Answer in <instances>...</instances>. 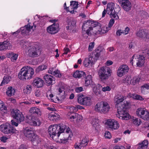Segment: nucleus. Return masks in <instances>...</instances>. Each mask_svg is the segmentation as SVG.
Segmentation results:
<instances>
[{"label":"nucleus","mask_w":149,"mask_h":149,"mask_svg":"<svg viewBox=\"0 0 149 149\" xmlns=\"http://www.w3.org/2000/svg\"><path fill=\"white\" fill-rule=\"evenodd\" d=\"M124 100V99L123 96L116 95L115 97L114 101L117 107V111L118 113L117 116V117L120 119L127 120L130 117L129 114L126 111L127 106L125 103L119 104L122 102Z\"/></svg>","instance_id":"f257e3e1"},{"label":"nucleus","mask_w":149,"mask_h":149,"mask_svg":"<svg viewBox=\"0 0 149 149\" xmlns=\"http://www.w3.org/2000/svg\"><path fill=\"white\" fill-rule=\"evenodd\" d=\"M66 128L65 125L63 124L51 125L49 127L48 132L51 137L56 140L59 137L60 134L64 132Z\"/></svg>","instance_id":"f03ea898"},{"label":"nucleus","mask_w":149,"mask_h":149,"mask_svg":"<svg viewBox=\"0 0 149 149\" xmlns=\"http://www.w3.org/2000/svg\"><path fill=\"white\" fill-rule=\"evenodd\" d=\"M33 69L29 66H25L20 70L18 74V78L23 81L31 79L34 74Z\"/></svg>","instance_id":"7ed1b4c3"},{"label":"nucleus","mask_w":149,"mask_h":149,"mask_svg":"<svg viewBox=\"0 0 149 149\" xmlns=\"http://www.w3.org/2000/svg\"><path fill=\"white\" fill-rule=\"evenodd\" d=\"M110 109L109 104L106 102H98L95 107V110L96 111L104 114L107 113Z\"/></svg>","instance_id":"20e7f679"},{"label":"nucleus","mask_w":149,"mask_h":149,"mask_svg":"<svg viewBox=\"0 0 149 149\" xmlns=\"http://www.w3.org/2000/svg\"><path fill=\"white\" fill-rule=\"evenodd\" d=\"M1 131L5 134H18V131L8 123L3 124L0 126Z\"/></svg>","instance_id":"39448f33"},{"label":"nucleus","mask_w":149,"mask_h":149,"mask_svg":"<svg viewBox=\"0 0 149 149\" xmlns=\"http://www.w3.org/2000/svg\"><path fill=\"white\" fill-rule=\"evenodd\" d=\"M111 70L108 67H102L98 71V75L102 80H104L108 78L111 75Z\"/></svg>","instance_id":"423d86ee"},{"label":"nucleus","mask_w":149,"mask_h":149,"mask_svg":"<svg viewBox=\"0 0 149 149\" xmlns=\"http://www.w3.org/2000/svg\"><path fill=\"white\" fill-rule=\"evenodd\" d=\"M114 4L113 3H109L107 5L106 9L107 13L109 15L111 18H113L116 19H118L119 17L114 10Z\"/></svg>","instance_id":"0eeeda50"},{"label":"nucleus","mask_w":149,"mask_h":149,"mask_svg":"<svg viewBox=\"0 0 149 149\" xmlns=\"http://www.w3.org/2000/svg\"><path fill=\"white\" fill-rule=\"evenodd\" d=\"M136 63L137 66L139 67L143 65L145 62V59L143 56H139L138 57L137 55H134L131 58L130 63L132 65L133 61Z\"/></svg>","instance_id":"6e6552de"},{"label":"nucleus","mask_w":149,"mask_h":149,"mask_svg":"<svg viewBox=\"0 0 149 149\" xmlns=\"http://www.w3.org/2000/svg\"><path fill=\"white\" fill-rule=\"evenodd\" d=\"M78 102L81 104L86 106L91 105L92 101L90 97H86L83 95L80 94L77 98Z\"/></svg>","instance_id":"1a4fd4ad"},{"label":"nucleus","mask_w":149,"mask_h":149,"mask_svg":"<svg viewBox=\"0 0 149 149\" xmlns=\"http://www.w3.org/2000/svg\"><path fill=\"white\" fill-rule=\"evenodd\" d=\"M100 51L98 49H97L95 50L92 52L90 55L89 57L90 61L93 64L96 61L100 55Z\"/></svg>","instance_id":"9d476101"},{"label":"nucleus","mask_w":149,"mask_h":149,"mask_svg":"<svg viewBox=\"0 0 149 149\" xmlns=\"http://www.w3.org/2000/svg\"><path fill=\"white\" fill-rule=\"evenodd\" d=\"M69 118L70 121L75 123H79L81 121L83 118L80 115L77 113H68Z\"/></svg>","instance_id":"9b49d317"},{"label":"nucleus","mask_w":149,"mask_h":149,"mask_svg":"<svg viewBox=\"0 0 149 149\" xmlns=\"http://www.w3.org/2000/svg\"><path fill=\"white\" fill-rule=\"evenodd\" d=\"M13 116L16 119L18 123H20L23 121L24 118V117L20 111L17 109L13 110L12 112Z\"/></svg>","instance_id":"f8f14e48"},{"label":"nucleus","mask_w":149,"mask_h":149,"mask_svg":"<svg viewBox=\"0 0 149 149\" xmlns=\"http://www.w3.org/2000/svg\"><path fill=\"white\" fill-rule=\"evenodd\" d=\"M136 36L146 40L149 38V31L146 29H141L136 32Z\"/></svg>","instance_id":"ddd939ff"},{"label":"nucleus","mask_w":149,"mask_h":149,"mask_svg":"<svg viewBox=\"0 0 149 149\" xmlns=\"http://www.w3.org/2000/svg\"><path fill=\"white\" fill-rule=\"evenodd\" d=\"M106 124L111 129L116 130L119 127V125L117 121L113 119H109L107 120Z\"/></svg>","instance_id":"4468645a"},{"label":"nucleus","mask_w":149,"mask_h":149,"mask_svg":"<svg viewBox=\"0 0 149 149\" xmlns=\"http://www.w3.org/2000/svg\"><path fill=\"white\" fill-rule=\"evenodd\" d=\"M129 70L128 66L126 65H120L117 70L118 76L119 77H122L128 72Z\"/></svg>","instance_id":"2eb2a0df"},{"label":"nucleus","mask_w":149,"mask_h":149,"mask_svg":"<svg viewBox=\"0 0 149 149\" xmlns=\"http://www.w3.org/2000/svg\"><path fill=\"white\" fill-rule=\"evenodd\" d=\"M59 25L57 23H53L52 25L47 27V32L51 34H55L58 32Z\"/></svg>","instance_id":"dca6fc26"},{"label":"nucleus","mask_w":149,"mask_h":149,"mask_svg":"<svg viewBox=\"0 0 149 149\" xmlns=\"http://www.w3.org/2000/svg\"><path fill=\"white\" fill-rule=\"evenodd\" d=\"M78 3L77 2L71 1L70 2V5L69 7H65V9L72 14L74 13V10H76L78 7Z\"/></svg>","instance_id":"f3484780"},{"label":"nucleus","mask_w":149,"mask_h":149,"mask_svg":"<svg viewBox=\"0 0 149 149\" xmlns=\"http://www.w3.org/2000/svg\"><path fill=\"white\" fill-rule=\"evenodd\" d=\"M28 123L31 125L33 126H39L41 123L39 119L34 116L29 117Z\"/></svg>","instance_id":"a211bd4d"},{"label":"nucleus","mask_w":149,"mask_h":149,"mask_svg":"<svg viewBox=\"0 0 149 149\" xmlns=\"http://www.w3.org/2000/svg\"><path fill=\"white\" fill-rule=\"evenodd\" d=\"M28 54L31 57H34L37 56L40 53L39 49L38 46L33 47L28 50Z\"/></svg>","instance_id":"6ab92c4d"},{"label":"nucleus","mask_w":149,"mask_h":149,"mask_svg":"<svg viewBox=\"0 0 149 149\" xmlns=\"http://www.w3.org/2000/svg\"><path fill=\"white\" fill-rule=\"evenodd\" d=\"M95 26H93V34H104L106 33L105 31L104 30L102 29L100 30V26L98 25L97 23L95 22Z\"/></svg>","instance_id":"aec40b11"},{"label":"nucleus","mask_w":149,"mask_h":149,"mask_svg":"<svg viewBox=\"0 0 149 149\" xmlns=\"http://www.w3.org/2000/svg\"><path fill=\"white\" fill-rule=\"evenodd\" d=\"M43 81L40 78L37 77L35 78L32 83V85L37 88L42 87L44 85Z\"/></svg>","instance_id":"412c9836"},{"label":"nucleus","mask_w":149,"mask_h":149,"mask_svg":"<svg viewBox=\"0 0 149 149\" xmlns=\"http://www.w3.org/2000/svg\"><path fill=\"white\" fill-rule=\"evenodd\" d=\"M58 92L59 93L57 94L56 98L58 101L61 102L65 98L66 94L65 91L62 88H59Z\"/></svg>","instance_id":"4be33fe9"},{"label":"nucleus","mask_w":149,"mask_h":149,"mask_svg":"<svg viewBox=\"0 0 149 149\" xmlns=\"http://www.w3.org/2000/svg\"><path fill=\"white\" fill-rule=\"evenodd\" d=\"M24 134L25 136L29 139H31L34 135L33 130L31 127H27L24 130Z\"/></svg>","instance_id":"5701e85b"},{"label":"nucleus","mask_w":149,"mask_h":149,"mask_svg":"<svg viewBox=\"0 0 149 149\" xmlns=\"http://www.w3.org/2000/svg\"><path fill=\"white\" fill-rule=\"evenodd\" d=\"M48 73L58 77H61V76L59 71L54 68H50L48 71Z\"/></svg>","instance_id":"b1692460"},{"label":"nucleus","mask_w":149,"mask_h":149,"mask_svg":"<svg viewBox=\"0 0 149 149\" xmlns=\"http://www.w3.org/2000/svg\"><path fill=\"white\" fill-rule=\"evenodd\" d=\"M33 28V26H31L29 24H28L27 25L24 26V27L20 28L21 33L27 34L31 31Z\"/></svg>","instance_id":"393cba45"},{"label":"nucleus","mask_w":149,"mask_h":149,"mask_svg":"<svg viewBox=\"0 0 149 149\" xmlns=\"http://www.w3.org/2000/svg\"><path fill=\"white\" fill-rule=\"evenodd\" d=\"M141 93L146 94L149 93V83L145 84L141 87Z\"/></svg>","instance_id":"a878e982"},{"label":"nucleus","mask_w":149,"mask_h":149,"mask_svg":"<svg viewBox=\"0 0 149 149\" xmlns=\"http://www.w3.org/2000/svg\"><path fill=\"white\" fill-rule=\"evenodd\" d=\"M124 2H122V6L124 10L126 11H128L131 9V5L130 1L127 0L124 1Z\"/></svg>","instance_id":"bb28decb"},{"label":"nucleus","mask_w":149,"mask_h":149,"mask_svg":"<svg viewBox=\"0 0 149 149\" xmlns=\"http://www.w3.org/2000/svg\"><path fill=\"white\" fill-rule=\"evenodd\" d=\"M139 18L141 20L147 19L149 17V15L146 12L143 11H141L138 13Z\"/></svg>","instance_id":"cd10ccee"},{"label":"nucleus","mask_w":149,"mask_h":149,"mask_svg":"<svg viewBox=\"0 0 149 149\" xmlns=\"http://www.w3.org/2000/svg\"><path fill=\"white\" fill-rule=\"evenodd\" d=\"M127 97H132L134 99L137 100L143 101L144 99V98L141 96L136 94L129 93L128 94Z\"/></svg>","instance_id":"c85d7f7f"},{"label":"nucleus","mask_w":149,"mask_h":149,"mask_svg":"<svg viewBox=\"0 0 149 149\" xmlns=\"http://www.w3.org/2000/svg\"><path fill=\"white\" fill-rule=\"evenodd\" d=\"M53 77L49 74H46L44 77V78L46 83L49 86L52 84L53 80Z\"/></svg>","instance_id":"c756f323"},{"label":"nucleus","mask_w":149,"mask_h":149,"mask_svg":"<svg viewBox=\"0 0 149 149\" xmlns=\"http://www.w3.org/2000/svg\"><path fill=\"white\" fill-rule=\"evenodd\" d=\"M95 26V22L91 21H88L84 22L82 26V30L85 31V29L87 28H89V27Z\"/></svg>","instance_id":"7c9ffc66"},{"label":"nucleus","mask_w":149,"mask_h":149,"mask_svg":"<svg viewBox=\"0 0 149 149\" xmlns=\"http://www.w3.org/2000/svg\"><path fill=\"white\" fill-rule=\"evenodd\" d=\"M60 116L58 114L54 113L50 114L49 115L48 118L50 120L56 121L58 120L59 119Z\"/></svg>","instance_id":"2f4dec72"},{"label":"nucleus","mask_w":149,"mask_h":149,"mask_svg":"<svg viewBox=\"0 0 149 149\" xmlns=\"http://www.w3.org/2000/svg\"><path fill=\"white\" fill-rule=\"evenodd\" d=\"M93 28V26H90V27H89V28L86 32L85 31H83V36L84 38H86L88 37V36L91 35V33H92Z\"/></svg>","instance_id":"473e14b6"},{"label":"nucleus","mask_w":149,"mask_h":149,"mask_svg":"<svg viewBox=\"0 0 149 149\" xmlns=\"http://www.w3.org/2000/svg\"><path fill=\"white\" fill-rule=\"evenodd\" d=\"M30 113L32 114H35L40 116L41 115V112L40 109L35 107L31 108L29 110Z\"/></svg>","instance_id":"72a5a7b5"},{"label":"nucleus","mask_w":149,"mask_h":149,"mask_svg":"<svg viewBox=\"0 0 149 149\" xmlns=\"http://www.w3.org/2000/svg\"><path fill=\"white\" fill-rule=\"evenodd\" d=\"M33 139H30L31 140L32 144L34 145H36L38 144L40 142V139L38 136L37 135H34L32 137Z\"/></svg>","instance_id":"f704fd0d"},{"label":"nucleus","mask_w":149,"mask_h":149,"mask_svg":"<svg viewBox=\"0 0 149 149\" xmlns=\"http://www.w3.org/2000/svg\"><path fill=\"white\" fill-rule=\"evenodd\" d=\"M102 86L99 84L95 85L93 88V92L96 95L99 94L100 90L102 88Z\"/></svg>","instance_id":"c9c22d12"},{"label":"nucleus","mask_w":149,"mask_h":149,"mask_svg":"<svg viewBox=\"0 0 149 149\" xmlns=\"http://www.w3.org/2000/svg\"><path fill=\"white\" fill-rule=\"evenodd\" d=\"M146 111L144 110L143 108H139L137 109L136 111V114L139 117L141 118Z\"/></svg>","instance_id":"e433bc0d"},{"label":"nucleus","mask_w":149,"mask_h":149,"mask_svg":"<svg viewBox=\"0 0 149 149\" xmlns=\"http://www.w3.org/2000/svg\"><path fill=\"white\" fill-rule=\"evenodd\" d=\"M85 73L83 71H79L77 70L75 72L73 75L74 77L76 78H80L82 76L85 75Z\"/></svg>","instance_id":"4c0bfd02"},{"label":"nucleus","mask_w":149,"mask_h":149,"mask_svg":"<svg viewBox=\"0 0 149 149\" xmlns=\"http://www.w3.org/2000/svg\"><path fill=\"white\" fill-rule=\"evenodd\" d=\"M15 89L12 87H9L7 88L6 92L7 95L9 96H12L14 95Z\"/></svg>","instance_id":"58836bf2"},{"label":"nucleus","mask_w":149,"mask_h":149,"mask_svg":"<svg viewBox=\"0 0 149 149\" xmlns=\"http://www.w3.org/2000/svg\"><path fill=\"white\" fill-rule=\"evenodd\" d=\"M88 140L86 137L83 138L80 142V147H82L83 148L84 147L86 146L87 145L88 143Z\"/></svg>","instance_id":"ea45409f"},{"label":"nucleus","mask_w":149,"mask_h":149,"mask_svg":"<svg viewBox=\"0 0 149 149\" xmlns=\"http://www.w3.org/2000/svg\"><path fill=\"white\" fill-rule=\"evenodd\" d=\"M0 110L4 113H7L8 111L7 107L5 106L3 102L0 100Z\"/></svg>","instance_id":"a19ab883"},{"label":"nucleus","mask_w":149,"mask_h":149,"mask_svg":"<svg viewBox=\"0 0 149 149\" xmlns=\"http://www.w3.org/2000/svg\"><path fill=\"white\" fill-rule=\"evenodd\" d=\"M32 86L29 85H27L23 89V91L24 93L26 94H30L32 89Z\"/></svg>","instance_id":"79ce46f5"},{"label":"nucleus","mask_w":149,"mask_h":149,"mask_svg":"<svg viewBox=\"0 0 149 149\" xmlns=\"http://www.w3.org/2000/svg\"><path fill=\"white\" fill-rule=\"evenodd\" d=\"M92 77L91 75H88L85 78V85L86 86H88L92 82Z\"/></svg>","instance_id":"37998d69"},{"label":"nucleus","mask_w":149,"mask_h":149,"mask_svg":"<svg viewBox=\"0 0 149 149\" xmlns=\"http://www.w3.org/2000/svg\"><path fill=\"white\" fill-rule=\"evenodd\" d=\"M99 121L98 120L95 118H93V119L92 121L91 122V124H92L93 127H94L96 130H97L99 127L100 125L98 123Z\"/></svg>","instance_id":"c03bdc74"},{"label":"nucleus","mask_w":149,"mask_h":149,"mask_svg":"<svg viewBox=\"0 0 149 149\" xmlns=\"http://www.w3.org/2000/svg\"><path fill=\"white\" fill-rule=\"evenodd\" d=\"M123 82L124 83L126 84L127 85H129L132 83V79L130 76H125L123 80Z\"/></svg>","instance_id":"a18cd8bd"},{"label":"nucleus","mask_w":149,"mask_h":149,"mask_svg":"<svg viewBox=\"0 0 149 149\" xmlns=\"http://www.w3.org/2000/svg\"><path fill=\"white\" fill-rule=\"evenodd\" d=\"M20 45L23 48H28V46H30L31 44L28 42H25L24 40H21L20 42Z\"/></svg>","instance_id":"49530a36"},{"label":"nucleus","mask_w":149,"mask_h":149,"mask_svg":"<svg viewBox=\"0 0 149 149\" xmlns=\"http://www.w3.org/2000/svg\"><path fill=\"white\" fill-rule=\"evenodd\" d=\"M89 58H86L84 60L83 63L84 65L86 67H88L89 66H91L93 64L91 61H89Z\"/></svg>","instance_id":"de8ad7c7"},{"label":"nucleus","mask_w":149,"mask_h":149,"mask_svg":"<svg viewBox=\"0 0 149 149\" xmlns=\"http://www.w3.org/2000/svg\"><path fill=\"white\" fill-rule=\"evenodd\" d=\"M148 145V141L147 140H144L141 143L139 144V146H141L144 148L147 149Z\"/></svg>","instance_id":"09e8293b"},{"label":"nucleus","mask_w":149,"mask_h":149,"mask_svg":"<svg viewBox=\"0 0 149 149\" xmlns=\"http://www.w3.org/2000/svg\"><path fill=\"white\" fill-rule=\"evenodd\" d=\"M10 78L8 76H5L3 78V80L1 84V86H3V84H6L10 81Z\"/></svg>","instance_id":"8fccbe9b"},{"label":"nucleus","mask_w":149,"mask_h":149,"mask_svg":"<svg viewBox=\"0 0 149 149\" xmlns=\"http://www.w3.org/2000/svg\"><path fill=\"white\" fill-rule=\"evenodd\" d=\"M132 121L133 123L136 126L139 125L141 123V121L140 119L137 118H133Z\"/></svg>","instance_id":"3c124183"},{"label":"nucleus","mask_w":149,"mask_h":149,"mask_svg":"<svg viewBox=\"0 0 149 149\" xmlns=\"http://www.w3.org/2000/svg\"><path fill=\"white\" fill-rule=\"evenodd\" d=\"M70 21V22H69L68 20V25H69V27H70V28H72L73 27H74L75 25L76 22L75 19H71Z\"/></svg>","instance_id":"603ef678"},{"label":"nucleus","mask_w":149,"mask_h":149,"mask_svg":"<svg viewBox=\"0 0 149 149\" xmlns=\"http://www.w3.org/2000/svg\"><path fill=\"white\" fill-rule=\"evenodd\" d=\"M140 78L138 77H135L132 79V84L134 85L138 83L140 80Z\"/></svg>","instance_id":"864d4df0"},{"label":"nucleus","mask_w":149,"mask_h":149,"mask_svg":"<svg viewBox=\"0 0 149 149\" xmlns=\"http://www.w3.org/2000/svg\"><path fill=\"white\" fill-rule=\"evenodd\" d=\"M141 118L145 120H149V112L147 110H146Z\"/></svg>","instance_id":"5fc2aeb1"},{"label":"nucleus","mask_w":149,"mask_h":149,"mask_svg":"<svg viewBox=\"0 0 149 149\" xmlns=\"http://www.w3.org/2000/svg\"><path fill=\"white\" fill-rule=\"evenodd\" d=\"M9 54L10 56H12L11 57V60L12 61L14 62L17 59L18 56L17 54H14L13 53H9Z\"/></svg>","instance_id":"6e6d98bb"},{"label":"nucleus","mask_w":149,"mask_h":149,"mask_svg":"<svg viewBox=\"0 0 149 149\" xmlns=\"http://www.w3.org/2000/svg\"><path fill=\"white\" fill-rule=\"evenodd\" d=\"M3 42L6 49H9L12 48V46L8 41L6 40L4 41Z\"/></svg>","instance_id":"4d7b16f0"},{"label":"nucleus","mask_w":149,"mask_h":149,"mask_svg":"<svg viewBox=\"0 0 149 149\" xmlns=\"http://www.w3.org/2000/svg\"><path fill=\"white\" fill-rule=\"evenodd\" d=\"M47 66L45 65H43L39 66V67L36 69V72H39V71H42L43 70L46 69L47 68Z\"/></svg>","instance_id":"13d9d810"},{"label":"nucleus","mask_w":149,"mask_h":149,"mask_svg":"<svg viewBox=\"0 0 149 149\" xmlns=\"http://www.w3.org/2000/svg\"><path fill=\"white\" fill-rule=\"evenodd\" d=\"M69 139V138L65 139V138H63V139H60V142L63 143H67L68 142V141Z\"/></svg>","instance_id":"bf43d9fd"},{"label":"nucleus","mask_w":149,"mask_h":149,"mask_svg":"<svg viewBox=\"0 0 149 149\" xmlns=\"http://www.w3.org/2000/svg\"><path fill=\"white\" fill-rule=\"evenodd\" d=\"M104 136L106 138L110 139L111 137L110 133L109 131H106L105 133Z\"/></svg>","instance_id":"052dcab7"},{"label":"nucleus","mask_w":149,"mask_h":149,"mask_svg":"<svg viewBox=\"0 0 149 149\" xmlns=\"http://www.w3.org/2000/svg\"><path fill=\"white\" fill-rule=\"evenodd\" d=\"M102 88V91L104 92L109 91L111 90V88L109 86H107Z\"/></svg>","instance_id":"680f3d73"},{"label":"nucleus","mask_w":149,"mask_h":149,"mask_svg":"<svg viewBox=\"0 0 149 149\" xmlns=\"http://www.w3.org/2000/svg\"><path fill=\"white\" fill-rule=\"evenodd\" d=\"M75 91L76 92L79 93L83 91V88L82 87H77L75 88Z\"/></svg>","instance_id":"e2e57ef3"},{"label":"nucleus","mask_w":149,"mask_h":149,"mask_svg":"<svg viewBox=\"0 0 149 149\" xmlns=\"http://www.w3.org/2000/svg\"><path fill=\"white\" fill-rule=\"evenodd\" d=\"M8 139L7 137L5 136L0 137V141L3 143L6 142Z\"/></svg>","instance_id":"0e129e2a"},{"label":"nucleus","mask_w":149,"mask_h":149,"mask_svg":"<svg viewBox=\"0 0 149 149\" xmlns=\"http://www.w3.org/2000/svg\"><path fill=\"white\" fill-rule=\"evenodd\" d=\"M94 46V42L90 43L88 47V50L89 51H91L93 48Z\"/></svg>","instance_id":"69168bd1"},{"label":"nucleus","mask_w":149,"mask_h":149,"mask_svg":"<svg viewBox=\"0 0 149 149\" xmlns=\"http://www.w3.org/2000/svg\"><path fill=\"white\" fill-rule=\"evenodd\" d=\"M123 31L121 29L118 30L116 32V34L117 36H120L122 34H123Z\"/></svg>","instance_id":"338daca9"},{"label":"nucleus","mask_w":149,"mask_h":149,"mask_svg":"<svg viewBox=\"0 0 149 149\" xmlns=\"http://www.w3.org/2000/svg\"><path fill=\"white\" fill-rule=\"evenodd\" d=\"M130 29L128 27H126L125 28L124 30H123V34L125 35L128 34L130 31Z\"/></svg>","instance_id":"774afa93"}]
</instances>
